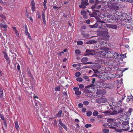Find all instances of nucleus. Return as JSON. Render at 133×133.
I'll use <instances>...</instances> for the list:
<instances>
[{
    "instance_id": "1",
    "label": "nucleus",
    "mask_w": 133,
    "mask_h": 133,
    "mask_svg": "<svg viewBox=\"0 0 133 133\" xmlns=\"http://www.w3.org/2000/svg\"><path fill=\"white\" fill-rule=\"evenodd\" d=\"M122 126H120L119 128V129H117L118 131V132H121L122 130L128 131L129 132L133 131V130L131 129L130 130V127L129 126V122L128 121H124L122 122Z\"/></svg>"
},
{
    "instance_id": "2",
    "label": "nucleus",
    "mask_w": 133,
    "mask_h": 133,
    "mask_svg": "<svg viewBox=\"0 0 133 133\" xmlns=\"http://www.w3.org/2000/svg\"><path fill=\"white\" fill-rule=\"evenodd\" d=\"M107 124L109 128L115 129V130L117 132H118L117 129H119L120 126H122V125L120 123L113 122L111 123H108Z\"/></svg>"
},
{
    "instance_id": "3",
    "label": "nucleus",
    "mask_w": 133,
    "mask_h": 133,
    "mask_svg": "<svg viewBox=\"0 0 133 133\" xmlns=\"http://www.w3.org/2000/svg\"><path fill=\"white\" fill-rule=\"evenodd\" d=\"M97 87V84H91L89 85L88 87H86L85 88H88L87 90L85 92L87 93H90L91 92V91L90 90V88L92 89H95V88Z\"/></svg>"
},
{
    "instance_id": "4",
    "label": "nucleus",
    "mask_w": 133,
    "mask_h": 133,
    "mask_svg": "<svg viewBox=\"0 0 133 133\" xmlns=\"http://www.w3.org/2000/svg\"><path fill=\"white\" fill-rule=\"evenodd\" d=\"M98 25V28H101L105 27L106 23L103 21H101L100 20L97 21Z\"/></svg>"
},
{
    "instance_id": "5",
    "label": "nucleus",
    "mask_w": 133,
    "mask_h": 133,
    "mask_svg": "<svg viewBox=\"0 0 133 133\" xmlns=\"http://www.w3.org/2000/svg\"><path fill=\"white\" fill-rule=\"evenodd\" d=\"M86 54L85 56H89L90 55L92 56H94L95 55V50H86Z\"/></svg>"
},
{
    "instance_id": "6",
    "label": "nucleus",
    "mask_w": 133,
    "mask_h": 133,
    "mask_svg": "<svg viewBox=\"0 0 133 133\" xmlns=\"http://www.w3.org/2000/svg\"><path fill=\"white\" fill-rule=\"evenodd\" d=\"M101 33L102 36L106 37L109 38L110 37L109 35L108 34V32L107 29H105L102 31H101Z\"/></svg>"
},
{
    "instance_id": "7",
    "label": "nucleus",
    "mask_w": 133,
    "mask_h": 133,
    "mask_svg": "<svg viewBox=\"0 0 133 133\" xmlns=\"http://www.w3.org/2000/svg\"><path fill=\"white\" fill-rule=\"evenodd\" d=\"M108 101L107 99L105 98H99L97 99L96 100V103H101L105 102Z\"/></svg>"
},
{
    "instance_id": "8",
    "label": "nucleus",
    "mask_w": 133,
    "mask_h": 133,
    "mask_svg": "<svg viewBox=\"0 0 133 133\" xmlns=\"http://www.w3.org/2000/svg\"><path fill=\"white\" fill-rule=\"evenodd\" d=\"M98 53L99 54V56L101 58H105V57H107L106 56L107 51H99V52Z\"/></svg>"
},
{
    "instance_id": "9",
    "label": "nucleus",
    "mask_w": 133,
    "mask_h": 133,
    "mask_svg": "<svg viewBox=\"0 0 133 133\" xmlns=\"http://www.w3.org/2000/svg\"><path fill=\"white\" fill-rule=\"evenodd\" d=\"M105 42L103 41H101L99 43L98 46H100L99 48L101 49L104 50L105 47Z\"/></svg>"
},
{
    "instance_id": "10",
    "label": "nucleus",
    "mask_w": 133,
    "mask_h": 133,
    "mask_svg": "<svg viewBox=\"0 0 133 133\" xmlns=\"http://www.w3.org/2000/svg\"><path fill=\"white\" fill-rule=\"evenodd\" d=\"M113 51L112 50L109 51H107V57L108 58L112 57Z\"/></svg>"
},
{
    "instance_id": "11",
    "label": "nucleus",
    "mask_w": 133,
    "mask_h": 133,
    "mask_svg": "<svg viewBox=\"0 0 133 133\" xmlns=\"http://www.w3.org/2000/svg\"><path fill=\"white\" fill-rule=\"evenodd\" d=\"M3 54L4 55V58L6 59V62L8 63L10 62L9 59L8 57V55L7 53L5 51H3L2 52Z\"/></svg>"
},
{
    "instance_id": "12",
    "label": "nucleus",
    "mask_w": 133,
    "mask_h": 133,
    "mask_svg": "<svg viewBox=\"0 0 133 133\" xmlns=\"http://www.w3.org/2000/svg\"><path fill=\"white\" fill-rule=\"evenodd\" d=\"M108 88L109 89H112L114 88L115 87V84L114 82H111L108 84Z\"/></svg>"
},
{
    "instance_id": "13",
    "label": "nucleus",
    "mask_w": 133,
    "mask_h": 133,
    "mask_svg": "<svg viewBox=\"0 0 133 133\" xmlns=\"http://www.w3.org/2000/svg\"><path fill=\"white\" fill-rule=\"evenodd\" d=\"M8 25L6 24H3L2 23H0V28H1L3 29V30L4 31L6 30Z\"/></svg>"
},
{
    "instance_id": "14",
    "label": "nucleus",
    "mask_w": 133,
    "mask_h": 133,
    "mask_svg": "<svg viewBox=\"0 0 133 133\" xmlns=\"http://www.w3.org/2000/svg\"><path fill=\"white\" fill-rule=\"evenodd\" d=\"M101 5H98L97 4H95L94 5H92L91 7L92 9L95 8L99 9L101 7Z\"/></svg>"
},
{
    "instance_id": "15",
    "label": "nucleus",
    "mask_w": 133,
    "mask_h": 133,
    "mask_svg": "<svg viewBox=\"0 0 133 133\" xmlns=\"http://www.w3.org/2000/svg\"><path fill=\"white\" fill-rule=\"evenodd\" d=\"M31 4L32 6L31 8L33 12H34L35 11V2L34 0H31Z\"/></svg>"
},
{
    "instance_id": "16",
    "label": "nucleus",
    "mask_w": 133,
    "mask_h": 133,
    "mask_svg": "<svg viewBox=\"0 0 133 133\" xmlns=\"http://www.w3.org/2000/svg\"><path fill=\"white\" fill-rule=\"evenodd\" d=\"M133 111V109L131 108H129L127 113V116H129L131 115V112Z\"/></svg>"
},
{
    "instance_id": "17",
    "label": "nucleus",
    "mask_w": 133,
    "mask_h": 133,
    "mask_svg": "<svg viewBox=\"0 0 133 133\" xmlns=\"http://www.w3.org/2000/svg\"><path fill=\"white\" fill-rule=\"evenodd\" d=\"M112 54V56H112V58H114L116 59V58H118L119 56V55L117 53H116L114 51H113Z\"/></svg>"
},
{
    "instance_id": "18",
    "label": "nucleus",
    "mask_w": 133,
    "mask_h": 133,
    "mask_svg": "<svg viewBox=\"0 0 133 133\" xmlns=\"http://www.w3.org/2000/svg\"><path fill=\"white\" fill-rule=\"evenodd\" d=\"M81 3L85 6L88 5L89 4L88 3V0H82Z\"/></svg>"
},
{
    "instance_id": "19",
    "label": "nucleus",
    "mask_w": 133,
    "mask_h": 133,
    "mask_svg": "<svg viewBox=\"0 0 133 133\" xmlns=\"http://www.w3.org/2000/svg\"><path fill=\"white\" fill-rule=\"evenodd\" d=\"M3 91L2 88H0V99L3 100Z\"/></svg>"
},
{
    "instance_id": "20",
    "label": "nucleus",
    "mask_w": 133,
    "mask_h": 133,
    "mask_svg": "<svg viewBox=\"0 0 133 133\" xmlns=\"http://www.w3.org/2000/svg\"><path fill=\"white\" fill-rule=\"evenodd\" d=\"M101 84H102V86H101L100 87H101L102 88L105 89H106L107 88H108V87H107V86H108V84L102 83Z\"/></svg>"
},
{
    "instance_id": "21",
    "label": "nucleus",
    "mask_w": 133,
    "mask_h": 133,
    "mask_svg": "<svg viewBox=\"0 0 133 133\" xmlns=\"http://www.w3.org/2000/svg\"><path fill=\"white\" fill-rule=\"evenodd\" d=\"M112 9L113 10H114L116 11L119 10V7L116 5H113L112 6Z\"/></svg>"
},
{
    "instance_id": "22",
    "label": "nucleus",
    "mask_w": 133,
    "mask_h": 133,
    "mask_svg": "<svg viewBox=\"0 0 133 133\" xmlns=\"http://www.w3.org/2000/svg\"><path fill=\"white\" fill-rule=\"evenodd\" d=\"M15 128L17 131H18L19 125L18 122L17 121H16L15 122Z\"/></svg>"
},
{
    "instance_id": "23",
    "label": "nucleus",
    "mask_w": 133,
    "mask_h": 133,
    "mask_svg": "<svg viewBox=\"0 0 133 133\" xmlns=\"http://www.w3.org/2000/svg\"><path fill=\"white\" fill-rule=\"evenodd\" d=\"M44 2L43 3V4L44 7V9H46L47 8L46 6V3L47 2V0H44Z\"/></svg>"
},
{
    "instance_id": "24",
    "label": "nucleus",
    "mask_w": 133,
    "mask_h": 133,
    "mask_svg": "<svg viewBox=\"0 0 133 133\" xmlns=\"http://www.w3.org/2000/svg\"><path fill=\"white\" fill-rule=\"evenodd\" d=\"M82 77L85 81L87 82H89V81L90 79L87 76L84 75L82 76Z\"/></svg>"
},
{
    "instance_id": "25",
    "label": "nucleus",
    "mask_w": 133,
    "mask_h": 133,
    "mask_svg": "<svg viewBox=\"0 0 133 133\" xmlns=\"http://www.w3.org/2000/svg\"><path fill=\"white\" fill-rule=\"evenodd\" d=\"M88 59V58L87 57H84L81 59V61L82 62L84 63L87 61Z\"/></svg>"
},
{
    "instance_id": "26",
    "label": "nucleus",
    "mask_w": 133,
    "mask_h": 133,
    "mask_svg": "<svg viewBox=\"0 0 133 133\" xmlns=\"http://www.w3.org/2000/svg\"><path fill=\"white\" fill-rule=\"evenodd\" d=\"M90 26L92 28H98V25L97 23V21L96 23L95 24L93 25H90Z\"/></svg>"
},
{
    "instance_id": "27",
    "label": "nucleus",
    "mask_w": 133,
    "mask_h": 133,
    "mask_svg": "<svg viewBox=\"0 0 133 133\" xmlns=\"http://www.w3.org/2000/svg\"><path fill=\"white\" fill-rule=\"evenodd\" d=\"M62 110H60L58 112L57 115L58 117H60L61 116L62 113Z\"/></svg>"
},
{
    "instance_id": "28",
    "label": "nucleus",
    "mask_w": 133,
    "mask_h": 133,
    "mask_svg": "<svg viewBox=\"0 0 133 133\" xmlns=\"http://www.w3.org/2000/svg\"><path fill=\"white\" fill-rule=\"evenodd\" d=\"M92 114V112L91 111H87V115L88 116H90Z\"/></svg>"
},
{
    "instance_id": "29",
    "label": "nucleus",
    "mask_w": 133,
    "mask_h": 133,
    "mask_svg": "<svg viewBox=\"0 0 133 133\" xmlns=\"http://www.w3.org/2000/svg\"><path fill=\"white\" fill-rule=\"evenodd\" d=\"M42 20L45 19L44 9L42 11Z\"/></svg>"
},
{
    "instance_id": "30",
    "label": "nucleus",
    "mask_w": 133,
    "mask_h": 133,
    "mask_svg": "<svg viewBox=\"0 0 133 133\" xmlns=\"http://www.w3.org/2000/svg\"><path fill=\"white\" fill-rule=\"evenodd\" d=\"M107 121L108 123H111L113 122V119L112 118H109L107 119Z\"/></svg>"
},
{
    "instance_id": "31",
    "label": "nucleus",
    "mask_w": 133,
    "mask_h": 133,
    "mask_svg": "<svg viewBox=\"0 0 133 133\" xmlns=\"http://www.w3.org/2000/svg\"><path fill=\"white\" fill-rule=\"evenodd\" d=\"M107 17L108 18H109V20L111 19L113 20V16L111 14H108L107 15Z\"/></svg>"
},
{
    "instance_id": "32",
    "label": "nucleus",
    "mask_w": 133,
    "mask_h": 133,
    "mask_svg": "<svg viewBox=\"0 0 133 133\" xmlns=\"http://www.w3.org/2000/svg\"><path fill=\"white\" fill-rule=\"evenodd\" d=\"M25 34L28 37L30 40H32V38H31V37L30 34L28 32H26Z\"/></svg>"
},
{
    "instance_id": "33",
    "label": "nucleus",
    "mask_w": 133,
    "mask_h": 133,
    "mask_svg": "<svg viewBox=\"0 0 133 133\" xmlns=\"http://www.w3.org/2000/svg\"><path fill=\"white\" fill-rule=\"evenodd\" d=\"M109 129L105 128L103 129V131L104 133H107L109 132Z\"/></svg>"
},
{
    "instance_id": "34",
    "label": "nucleus",
    "mask_w": 133,
    "mask_h": 133,
    "mask_svg": "<svg viewBox=\"0 0 133 133\" xmlns=\"http://www.w3.org/2000/svg\"><path fill=\"white\" fill-rule=\"evenodd\" d=\"M79 7L83 9H84L85 8L86 6L85 5L81 3V4H80L79 5Z\"/></svg>"
},
{
    "instance_id": "35",
    "label": "nucleus",
    "mask_w": 133,
    "mask_h": 133,
    "mask_svg": "<svg viewBox=\"0 0 133 133\" xmlns=\"http://www.w3.org/2000/svg\"><path fill=\"white\" fill-rule=\"evenodd\" d=\"M98 114L97 111H95L93 113V115L94 116H96L98 115Z\"/></svg>"
},
{
    "instance_id": "36",
    "label": "nucleus",
    "mask_w": 133,
    "mask_h": 133,
    "mask_svg": "<svg viewBox=\"0 0 133 133\" xmlns=\"http://www.w3.org/2000/svg\"><path fill=\"white\" fill-rule=\"evenodd\" d=\"M61 126H62L66 130V131L68 129L67 127H66V126L63 123L61 125Z\"/></svg>"
},
{
    "instance_id": "37",
    "label": "nucleus",
    "mask_w": 133,
    "mask_h": 133,
    "mask_svg": "<svg viewBox=\"0 0 133 133\" xmlns=\"http://www.w3.org/2000/svg\"><path fill=\"white\" fill-rule=\"evenodd\" d=\"M24 31L25 33L28 32L27 26L26 24L24 25Z\"/></svg>"
},
{
    "instance_id": "38",
    "label": "nucleus",
    "mask_w": 133,
    "mask_h": 133,
    "mask_svg": "<svg viewBox=\"0 0 133 133\" xmlns=\"http://www.w3.org/2000/svg\"><path fill=\"white\" fill-rule=\"evenodd\" d=\"M81 73L79 72H76L75 74V76L76 77H78L80 76Z\"/></svg>"
},
{
    "instance_id": "39",
    "label": "nucleus",
    "mask_w": 133,
    "mask_h": 133,
    "mask_svg": "<svg viewBox=\"0 0 133 133\" xmlns=\"http://www.w3.org/2000/svg\"><path fill=\"white\" fill-rule=\"evenodd\" d=\"M89 36V34H85L83 36V37L84 38H88Z\"/></svg>"
},
{
    "instance_id": "40",
    "label": "nucleus",
    "mask_w": 133,
    "mask_h": 133,
    "mask_svg": "<svg viewBox=\"0 0 133 133\" xmlns=\"http://www.w3.org/2000/svg\"><path fill=\"white\" fill-rule=\"evenodd\" d=\"M76 80L78 82H81L83 81V79L81 77H78L77 78Z\"/></svg>"
},
{
    "instance_id": "41",
    "label": "nucleus",
    "mask_w": 133,
    "mask_h": 133,
    "mask_svg": "<svg viewBox=\"0 0 133 133\" xmlns=\"http://www.w3.org/2000/svg\"><path fill=\"white\" fill-rule=\"evenodd\" d=\"M95 41L94 40H92L87 42V43L88 44H93L95 43Z\"/></svg>"
},
{
    "instance_id": "42",
    "label": "nucleus",
    "mask_w": 133,
    "mask_h": 133,
    "mask_svg": "<svg viewBox=\"0 0 133 133\" xmlns=\"http://www.w3.org/2000/svg\"><path fill=\"white\" fill-rule=\"evenodd\" d=\"M0 17L4 18L5 19H6V18L5 16L3 15L2 13H0Z\"/></svg>"
},
{
    "instance_id": "43",
    "label": "nucleus",
    "mask_w": 133,
    "mask_h": 133,
    "mask_svg": "<svg viewBox=\"0 0 133 133\" xmlns=\"http://www.w3.org/2000/svg\"><path fill=\"white\" fill-rule=\"evenodd\" d=\"M55 90L56 91H60V87H56L55 88Z\"/></svg>"
},
{
    "instance_id": "44",
    "label": "nucleus",
    "mask_w": 133,
    "mask_h": 133,
    "mask_svg": "<svg viewBox=\"0 0 133 133\" xmlns=\"http://www.w3.org/2000/svg\"><path fill=\"white\" fill-rule=\"evenodd\" d=\"M0 117L1 118V119L3 121H4L5 118H4V116L2 114L0 113Z\"/></svg>"
},
{
    "instance_id": "45",
    "label": "nucleus",
    "mask_w": 133,
    "mask_h": 133,
    "mask_svg": "<svg viewBox=\"0 0 133 133\" xmlns=\"http://www.w3.org/2000/svg\"><path fill=\"white\" fill-rule=\"evenodd\" d=\"M83 43L81 41H78L77 42V45H81Z\"/></svg>"
},
{
    "instance_id": "46",
    "label": "nucleus",
    "mask_w": 133,
    "mask_h": 133,
    "mask_svg": "<svg viewBox=\"0 0 133 133\" xmlns=\"http://www.w3.org/2000/svg\"><path fill=\"white\" fill-rule=\"evenodd\" d=\"M117 28V26L116 25L112 24L111 28L113 29H116Z\"/></svg>"
},
{
    "instance_id": "47",
    "label": "nucleus",
    "mask_w": 133,
    "mask_h": 133,
    "mask_svg": "<svg viewBox=\"0 0 133 133\" xmlns=\"http://www.w3.org/2000/svg\"><path fill=\"white\" fill-rule=\"evenodd\" d=\"M91 126L92 125L91 124H87L85 125L84 127L87 128H88L89 127H91Z\"/></svg>"
},
{
    "instance_id": "48",
    "label": "nucleus",
    "mask_w": 133,
    "mask_h": 133,
    "mask_svg": "<svg viewBox=\"0 0 133 133\" xmlns=\"http://www.w3.org/2000/svg\"><path fill=\"white\" fill-rule=\"evenodd\" d=\"M81 53V51L78 50H76L75 51V53L76 54H79Z\"/></svg>"
},
{
    "instance_id": "49",
    "label": "nucleus",
    "mask_w": 133,
    "mask_h": 133,
    "mask_svg": "<svg viewBox=\"0 0 133 133\" xmlns=\"http://www.w3.org/2000/svg\"><path fill=\"white\" fill-rule=\"evenodd\" d=\"M81 93V92L80 91H75V94L76 95H80Z\"/></svg>"
},
{
    "instance_id": "50",
    "label": "nucleus",
    "mask_w": 133,
    "mask_h": 133,
    "mask_svg": "<svg viewBox=\"0 0 133 133\" xmlns=\"http://www.w3.org/2000/svg\"><path fill=\"white\" fill-rule=\"evenodd\" d=\"M79 88L80 89H83L84 88V86L83 84H80L79 86Z\"/></svg>"
},
{
    "instance_id": "51",
    "label": "nucleus",
    "mask_w": 133,
    "mask_h": 133,
    "mask_svg": "<svg viewBox=\"0 0 133 133\" xmlns=\"http://www.w3.org/2000/svg\"><path fill=\"white\" fill-rule=\"evenodd\" d=\"M81 13L84 15H86V12L85 10H82L81 11Z\"/></svg>"
},
{
    "instance_id": "52",
    "label": "nucleus",
    "mask_w": 133,
    "mask_h": 133,
    "mask_svg": "<svg viewBox=\"0 0 133 133\" xmlns=\"http://www.w3.org/2000/svg\"><path fill=\"white\" fill-rule=\"evenodd\" d=\"M83 104L85 105H88L89 104V102L87 101H85L83 102Z\"/></svg>"
},
{
    "instance_id": "53",
    "label": "nucleus",
    "mask_w": 133,
    "mask_h": 133,
    "mask_svg": "<svg viewBox=\"0 0 133 133\" xmlns=\"http://www.w3.org/2000/svg\"><path fill=\"white\" fill-rule=\"evenodd\" d=\"M124 110V109L123 108H121L119 110H118V113H121Z\"/></svg>"
},
{
    "instance_id": "54",
    "label": "nucleus",
    "mask_w": 133,
    "mask_h": 133,
    "mask_svg": "<svg viewBox=\"0 0 133 133\" xmlns=\"http://www.w3.org/2000/svg\"><path fill=\"white\" fill-rule=\"evenodd\" d=\"M112 24H106L105 27H107L111 28Z\"/></svg>"
},
{
    "instance_id": "55",
    "label": "nucleus",
    "mask_w": 133,
    "mask_h": 133,
    "mask_svg": "<svg viewBox=\"0 0 133 133\" xmlns=\"http://www.w3.org/2000/svg\"><path fill=\"white\" fill-rule=\"evenodd\" d=\"M3 122H4V127H5V128L6 129H7V124L6 122L5 121H4Z\"/></svg>"
},
{
    "instance_id": "56",
    "label": "nucleus",
    "mask_w": 133,
    "mask_h": 133,
    "mask_svg": "<svg viewBox=\"0 0 133 133\" xmlns=\"http://www.w3.org/2000/svg\"><path fill=\"white\" fill-rule=\"evenodd\" d=\"M73 89L75 91H79V88L78 87H74Z\"/></svg>"
},
{
    "instance_id": "57",
    "label": "nucleus",
    "mask_w": 133,
    "mask_h": 133,
    "mask_svg": "<svg viewBox=\"0 0 133 133\" xmlns=\"http://www.w3.org/2000/svg\"><path fill=\"white\" fill-rule=\"evenodd\" d=\"M95 2L94 0H90L89 1V3L91 4H93Z\"/></svg>"
},
{
    "instance_id": "58",
    "label": "nucleus",
    "mask_w": 133,
    "mask_h": 133,
    "mask_svg": "<svg viewBox=\"0 0 133 133\" xmlns=\"http://www.w3.org/2000/svg\"><path fill=\"white\" fill-rule=\"evenodd\" d=\"M78 107L80 108H82L83 106V104L82 103H79L78 105Z\"/></svg>"
},
{
    "instance_id": "59",
    "label": "nucleus",
    "mask_w": 133,
    "mask_h": 133,
    "mask_svg": "<svg viewBox=\"0 0 133 133\" xmlns=\"http://www.w3.org/2000/svg\"><path fill=\"white\" fill-rule=\"evenodd\" d=\"M95 4H98L99 2H100V1H99L98 0H95Z\"/></svg>"
},
{
    "instance_id": "60",
    "label": "nucleus",
    "mask_w": 133,
    "mask_h": 133,
    "mask_svg": "<svg viewBox=\"0 0 133 133\" xmlns=\"http://www.w3.org/2000/svg\"><path fill=\"white\" fill-rule=\"evenodd\" d=\"M15 32L17 37H19V33L17 31H15Z\"/></svg>"
},
{
    "instance_id": "61",
    "label": "nucleus",
    "mask_w": 133,
    "mask_h": 133,
    "mask_svg": "<svg viewBox=\"0 0 133 133\" xmlns=\"http://www.w3.org/2000/svg\"><path fill=\"white\" fill-rule=\"evenodd\" d=\"M133 98V96H129V98H128L129 100V101H130L131 100H132Z\"/></svg>"
},
{
    "instance_id": "62",
    "label": "nucleus",
    "mask_w": 133,
    "mask_h": 133,
    "mask_svg": "<svg viewBox=\"0 0 133 133\" xmlns=\"http://www.w3.org/2000/svg\"><path fill=\"white\" fill-rule=\"evenodd\" d=\"M126 53H125V54H123L121 56L122 58H125L126 57H126Z\"/></svg>"
},
{
    "instance_id": "63",
    "label": "nucleus",
    "mask_w": 133,
    "mask_h": 133,
    "mask_svg": "<svg viewBox=\"0 0 133 133\" xmlns=\"http://www.w3.org/2000/svg\"><path fill=\"white\" fill-rule=\"evenodd\" d=\"M47 129L46 131H44L43 132V133H49V131L48 130V129Z\"/></svg>"
},
{
    "instance_id": "64",
    "label": "nucleus",
    "mask_w": 133,
    "mask_h": 133,
    "mask_svg": "<svg viewBox=\"0 0 133 133\" xmlns=\"http://www.w3.org/2000/svg\"><path fill=\"white\" fill-rule=\"evenodd\" d=\"M53 8L56 10H57L59 8L58 7H57L56 6H54L53 7Z\"/></svg>"
}]
</instances>
